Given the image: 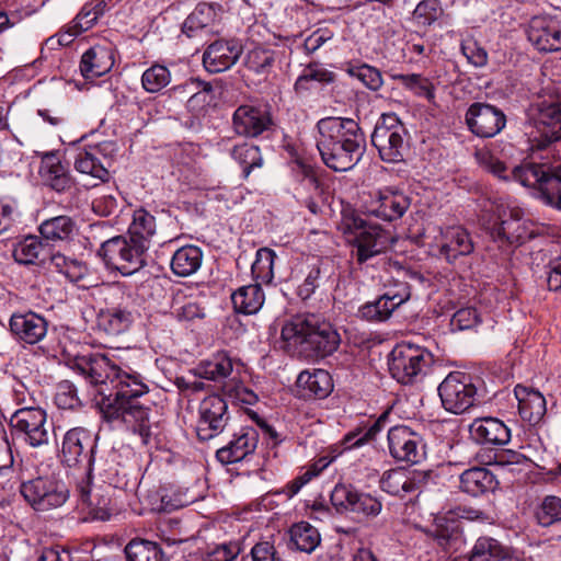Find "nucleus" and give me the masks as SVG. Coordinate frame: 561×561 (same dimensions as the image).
<instances>
[{"instance_id":"33","label":"nucleus","mask_w":561,"mask_h":561,"mask_svg":"<svg viewBox=\"0 0 561 561\" xmlns=\"http://www.w3.org/2000/svg\"><path fill=\"white\" fill-rule=\"evenodd\" d=\"M75 230V220L66 215L46 219L38 227L41 237L51 242L70 240Z\"/></svg>"},{"instance_id":"6","label":"nucleus","mask_w":561,"mask_h":561,"mask_svg":"<svg viewBox=\"0 0 561 561\" xmlns=\"http://www.w3.org/2000/svg\"><path fill=\"white\" fill-rule=\"evenodd\" d=\"M145 245L129 236H116L104 241L98 252L107 267L122 275H131L145 265Z\"/></svg>"},{"instance_id":"37","label":"nucleus","mask_w":561,"mask_h":561,"mask_svg":"<svg viewBox=\"0 0 561 561\" xmlns=\"http://www.w3.org/2000/svg\"><path fill=\"white\" fill-rule=\"evenodd\" d=\"M127 561H163L162 548L153 541L133 539L125 547Z\"/></svg>"},{"instance_id":"30","label":"nucleus","mask_w":561,"mask_h":561,"mask_svg":"<svg viewBox=\"0 0 561 561\" xmlns=\"http://www.w3.org/2000/svg\"><path fill=\"white\" fill-rule=\"evenodd\" d=\"M231 300L237 312L254 314L263 306L265 295L260 283L240 287L231 295Z\"/></svg>"},{"instance_id":"19","label":"nucleus","mask_w":561,"mask_h":561,"mask_svg":"<svg viewBox=\"0 0 561 561\" xmlns=\"http://www.w3.org/2000/svg\"><path fill=\"white\" fill-rule=\"evenodd\" d=\"M528 41L539 50L551 53L561 49V24L548 16H535L527 30Z\"/></svg>"},{"instance_id":"60","label":"nucleus","mask_w":561,"mask_h":561,"mask_svg":"<svg viewBox=\"0 0 561 561\" xmlns=\"http://www.w3.org/2000/svg\"><path fill=\"white\" fill-rule=\"evenodd\" d=\"M334 37L333 31L328 27L313 31L304 42V48L308 54H313L324 44L331 42Z\"/></svg>"},{"instance_id":"18","label":"nucleus","mask_w":561,"mask_h":561,"mask_svg":"<svg viewBox=\"0 0 561 561\" xmlns=\"http://www.w3.org/2000/svg\"><path fill=\"white\" fill-rule=\"evenodd\" d=\"M273 125L271 113L263 107L240 105L232 115V128L238 136L257 137Z\"/></svg>"},{"instance_id":"2","label":"nucleus","mask_w":561,"mask_h":561,"mask_svg":"<svg viewBox=\"0 0 561 561\" xmlns=\"http://www.w3.org/2000/svg\"><path fill=\"white\" fill-rule=\"evenodd\" d=\"M531 118L539 134V149H548L542 162H525L513 169V179L533 187L547 205L561 210V102L541 101L531 106Z\"/></svg>"},{"instance_id":"45","label":"nucleus","mask_w":561,"mask_h":561,"mask_svg":"<svg viewBox=\"0 0 561 561\" xmlns=\"http://www.w3.org/2000/svg\"><path fill=\"white\" fill-rule=\"evenodd\" d=\"M505 547L492 537H479L469 554V561H495L501 553H505Z\"/></svg>"},{"instance_id":"39","label":"nucleus","mask_w":561,"mask_h":561,"mask_svg":"<svg viewBox=\"0 0 561 561\" xmlns=\"http://www.w3.org/2000/svg\"><path fill=\"white\" fill-rule=\"evenodd\" d=\"M289 534L291 542L304 552L313 551L321 540L318 529L307 522L293 525Z\"/></svg>"},{"instance_id":"32","label":"nucleus","mask_w":561,"mask_h":561,"mask_svg":"<svg viewBox=\"0 0 561 561\" xmlns=\"http://www.w3.org/2000/svg\"><path fill=\"white\" fill-rule=\"evenodd\" d=\"M12 256L20 264H34L37 261L44 262L47 249L42 240L36 236H27L19 243L12 244Z\"/></svg>"},{"instance_id":"27","label":"nucleus","mask_w":561,"mask_h":561,"mask_svg":"<svg viewBox=\"0 0 561 561\" xmlns=\"http://www.w3.org/2000/svg\"><path fill=\"white\" fill-rule=\"evenodd\" d=\"M514 392L520 417L531 425L538 424L547 412L545 397L537 390L519 385L515 387Z\"/></svg>"},{"instance_id":"49","label":"nucleus","mask_w":561,"mask_h":561,"mask_svg":"<svg viewBox=\"0 0 561 561\" xmlns=\"http://www.w3.org/2000/svg\"><path fill=\"white\" fill-rule=\"evenodd\" d=\"M90 480L91 478L78 484L80 499L82 503H85L91 507V512L93 513L94 518L106 520L111 516V508L108 507L110 500L102 497L95 502L91 494Z\"/></svg>"},{"instance_id":"11","label":"nucleus","mask_w":561,"mask_h":561,"mask_svg":"<svg viewBox=\"0 0 561 561\" xmlns=\"http://www.w3.org/2000/svg\"><path fill=\"white\" fill-rule=\"evenodd\" d=\"M95 440L85 427L68 430L61 440L60 459L67 467L84 466L87 479L91 478L94 463Z\"/></svg>"},{"instance_id":"58","label":"nucleus","mask_w":561,"mask_h":561,"mask_svg":"<svg viewBox=\"0 0 561 561\" xmlns=\"http://www.w3.org/2000/svg\"><path fill=\"white\" fill-rule=\"evenodd\" d=\"M238 542L230 541L208 548L207 561H233L240 553Z\"/></svg>"},{"instance_id":"53","label":"nucleus","mask_w":561,"mask_h":561,"mask_svg":"<svg viewBox=\"0 0 561 561\" xmlns=\"http://www.w3.org/2000/svg\"><path fill=\"white\" fill-rule=\"evenodd\" d=\"M46 182L56 192H66L73 186V182L60 162L46 165Z\"/></svg>"},{"instance_id":"20","label":"nucleus","mask_w":561,"mask_h":561,"mask_svg":"<svg viewBox=\"0 0 561 561\" xmlns=\"http://www.w3.org/2000/svg\"><path fill=\"white\" fill-rule=\"evenodd\" d=\"M257 443V431L252 426H243L233 433L227 445L216 451V458L222 465L239 462L255 451Z\"/></svg>"},{"instance_id":"21","label":"nucleus","mask_w":561,"mask_h":561,"mask_svg":"<svg viewBox=\"0 0 561 561\" xmlns=\"http://www.w3.org/2000/svg\"><path fill=\"white\" fill-rule=\"evenodd\" d=\"M469 433L477 444L488 447H501L511 440V430L492 416L476 419L469 426Z\"/></svg>"},{"instance_id":"52","label":"nucleus","mask_w":561,"mask_h":561,"mask_svg":"<svg viewBox=\"0 0 561 561\" xmlns=\"http://www.w3.org/2000/svg\"><path fill=\"white\" fill-rule=\"evenodd\" d=\"M213 87L210 83L194 78L174 88L175 93L191 95L188 99L190 106H193L194 103L199 101L205 102L206 94L210 93Z\"/></svg>"},{"instance_id":"61","label":"nucleus","mask_w":561,"mask_h":561,"mask_svg":"<svg viewBox=\"0 0 561 561\" xmlns=\"http://www.w3.org/2000/svg\"><path fill=\"white\" fill-rule=\"evenodd\" d=\"M179 320L192 321L205 317V307L195 299H188L183 305L174 308Z\"/></svg>"},{"instance_id":"36","label":"nucleus","mask_w":561,"mask_h":561,"mask_svg":"<svg viewBox=\"0 0 561 561\" xmlns=\"http://www.w3.org/2000/svg\"><path fill=\"white\" fill-rule=\"evenodd\" d=\"M491 237L495 241L513 244L522 242L526 238V231L520 219L511 211L510 218L501 219V221L491 229Z\"/></svg>"},{"instance_id":"10","label":"nucleus","mask_w":561,"mask_h":561,"mask_svg":"<svg viewBox=\"0 0 561 561\" xmlns=\"http://www.w3.org/2000/svg\"><path fill=\"white\" fill-rule=\"evenodd\" d=\"M345 225L350 230L355 231V255L360 264L386 252L390 245L391 236L388 231L377 225L368 224L358 216L346 218Z\"/></svg>"},{"instance_id":"38","label":"nucleus","mask_w":561,"mask_h":561,"mask_svg":"<svg viewBox=\"0 0 561 561\" xmlns=\"http://www.w3.org/2000/svg\"><path fill=\"white\" fill-rule=\"evenodd\" d=\"M156 218L145 209H137L134 213L133 222L128 234L135 241H142L145 250L149 248V239L156 232Z\"/></svg>"},{"instance_id":"55","label":"nucleus","mask_w":561,"mask_h":561,"mask_svg":"<svg viewBox=\"0 0 561 561\" xmlns=\"http://www.w3.org/2000/svg\"><path fill=\"white\" fill-rule=\"evenodd\" d=\"M55 402L59 409L64 410H72L81 405L77 388L69 381H62L58 385Z\"/></svg>"},{"instance_id":"48","label":"nucleus","mask_w":561,"mask_h":561,"mask_svg":"<svg viewBox=\"0 0 561 561\" xmlns=\"http://www.w3.org/2000/svg\"><path fill=\"white\" fill-rule=\"evenodd\" d=\"M380 486L391 495L405 496L409 494L408 471L403 469L386 471L380 480Z\"/></svg>"},{"instance_id":"62","label":"nucleus","mask_w":561,"mask_h":561,"mask_svg":"<svg viewBox=\"0 0 561 561\" xmlns=\"http://www.w3.org/2000/svg\"><path fill=\"white\" fill-rule=\"evenodd\" d=\"M461 51L474 67H483L488 62V53L477 42H467L461 45Z\"/></svg>"},{"instance_id":"51","label":"nucleus","mask_w":561,"mask_h":561,"mask_svg":"<svg viewBox=\"0 0 561 561\" xmlns=\"http://www.w3.org/2000/svg\"><path fill=\"white\" fill-rule=\"evenodd\" d=\"M170 77L167 67L153 65L142 73L141 84L147 92L156 93L168 85Z\"/></svg>"},{"instance_id":"31","label":"nucleus","mask_w":561,"mask_h":561,"mask_svg":"<svg viewBox=\"0 0 561 561\" xmlns=\"http://www.w3.org/2000/svg\"><path fill=\"white\" fill-rule=\"evenodd\" d=\"M203 261V252L196 245H185L178 249L171 260L172 272L181 277H187L198 271Z\"/></svg>"},{"instance_id":"40","label":"nucleus","mask_w":561,"mask_h":561,"mask_svg":"<svg viewBox=\"0 0 561 561\" xmlns=\"http://www.w3.org/2000/svg\"><path fill=\"white\" fill-rule=\"evenodd\" d=\"M231 157L242 167L243 176L248 178L252 170L263 165V157L257 146L243 142L231 149Z\"/></svg>"},{"instance_id":"28","label":"nucleus","mask_w":561,"mask_h":561,"mask_svg":"<svg viewBox=\"0 0 561 561\" xmlns=\"http://www.w3.org/2000/svg\"><path fill=\"white\" fill-rule=\"evenodd\" d=\"M114 65L112 50L104 46H93L81 57L80 71L85 79L99 78Z\"/></svg>"},{"instance_id":"46","label":"nucleus","mask_w":561,"mask_h":561,"mask_svg":"<svg viewBox=\"0 0 561 561\" xmlns=\"http://www.w3.org/2000/svg\"><path fill=\"white\" fill-rule=\"evenodd\" d=\"M275 252L267 248H261L256 252L251 272L256 283L270 284L274 278L273 265Z\"/></svg>"},{"instance_id":"64","label":"nucleus","mask_w":561,"mask_h":561,"mask_svg":"<svg viewBox=\"0 0 561 561\" xmlns=\"http://www.w3.org/2000/svg\"><path fill=\"white\" fill-rule=\"evenodd\" d=\"M479 322V314L474 308H461L455 312L451 319V324L459 330L471 329Z\"/></svg>"},{"instance_id":"29","label":"nucleus","mask_w":561,"mask_h":561,"mask_svg":"<svg viewBox=\"0 0 561 561\" xmlns=\"http://www.w3.org/2000/svg\"><path fill=\"white\" fill-rule=\"evenodd\" d=\"M495 483L494 474L482 467L470 468L460 476V489L472 496L493 490Z\"/></svg>"},{"instance_id":"59","label":"nucleus","mask_w":561,"mask_h":561,"mask_svg":"<svg viewBox=\"0 0 561 561\" xmlns=\"http://www.w3.org/2000/svg\"><path fill=\"white\" fill-rule=\"evenodd\" d=\"M356 77L371 91H378L383 84L381 72L366 64L357 68Z\"/></svg>"},{"instance_id":"57","label":"nucleus","mask_w":561,"mask_h":561,"mask_svg":"<svg viewBox=\"0 0 561 561\" xmlns=\"http://www.w3.org/2000/svg\"><path fill=\"white\" fill-rule=\"evenodd\" d=\"M440 15L437 0H424L414 10V19L421 25H431Z\"/></svg>"},{"instance_id":"44","label":"nucleus","mask_w":561,"mask_h":561,"mask_svg":"<svg viewBox=\"0 0 561 561\" xmlns=\"http://www.w3.org/2000/svg\"><path fill=\"white\" fill-rule=\"evenodd\" d=\"M214 15V8L210 3H199L195 10L185 19L182 32L187 37H195L203 33Z\"/></svg>"},{"instance_id":"42","label":"nucleus","mask_w":561,"mask_h":561,"mask_svg":"<svg viewBox=\"0 0 561 561\" xmlns=\"http://www.w3.org/2000/svg\"><path fill=\"white\" fill-rule=\"evenodd\" d=\"M335 80V73L324 68L319 62H310L297 78L295 82L296 92L308 91L309 82L316 81L322 84L332 83Z\"/></svg>"},{"instance_id":"16","label":"nucleus","mask_w":561,"mask_h":561,"mask_svg":"<svg viewBox=\"0 0 561 561\" xmlns=\"http://www.w3.org/2000/svg\"><path fill=\"white\" fill-rule=\"evenodd\" d=\"M390 455L398 461L419 463L425 457L422 436L409 426L398 425L388 431Z\"/></svg>"},{"instance_id":"25","label":"nucleus","mask_w":561,"mask_h":561,"mask_svg":"<svg viewBox=\"0 0 561 561\" xmlns=\"http://www.w3.org/2000/svg\"><path fill=\"white\" fill-rule=\"evenodd\" d=\"M410 207V198L401 192L379 191L368 213L386 221L401 218Z\"/></svg>"},{"instance_id":"1","label":"nucleus","mask_w":561,"mask_h":561,"mask_svg":"<svg viewBox=\"0 0 561 561\" xmlns=\"http://www.w3.org/2000/svg\"><path fill=\"white\" fill-rule=\"evenodd\" d=\"M65 363L98 388V404L106 417L122 420L128 430L139 435L142 444L150 443L156 435L153 428L157 424L151 421L150 408L137 401L149 391L140 374L127 366L117 365L101 353H66Z\"/></svg>"},{"instance_id":"4","label":"nucleus","mask_w":561,"mask_h":561,"mask_svg":"<svg viewBox=\"0 0 561 561\" xmlns=\"http://www.w3.org/2000/svg\"><path fill=\"white\" fill-rule=\"evenodd\" d=\"M280 337L287 352L307 360L323 359L337 351L336 329L316 313H298L285 321Z\"/></svg>"},{"instance_id":"8","label":"nucleus","mask_w":561,"mask_h":561,"mask_svg":"<svg viewBox=\"0 0 561 561\" xmlns=\"http://www.w3.org/2000/svg\"><path fill=\"white\" fill-rule=\"evenodd\" d=\"M19 489V493L36 510L48 511L60 507L68 499L66 485L55 477H38L27 482L16 476L11 489Z\"/></svg>"},{"instance_id":"43","label":"nucleus","mask_w":561,"mask_h":561,"mask_svg":"<svg viewBox=\"0 0 561 561\" xmlns=\"http://www.w3.org/2000/svg\"><path fill=\"white\" fill-rule=\"evenodd\" d=\"M391 78L399 81L405 89L412 91L416 96L432 101L435 98V87L428 78L420 73H392Z\"/></svg>"},{"instance_id":"22","label":"nucleus","mask_w":561,"mask_h":561,"mask_svg":"<svg viewBox=\"0 0 561 561\" xmlns=\"http://www.w3.org/2000/svg\"><path fill=\"white\" fill-rule=\"evenodd\" d=\"M242 54V46L237 41H216L203 55V64L207 71L219 73L231 68Z\"/></svg>"},{"instance_id":"23","label":"nucleus","mask_w":561,"mask_h":561,"mask_svg":"<svg viewBox=\"0 0 561 561\" xmlns=\"http://www.w3.org/2000/svg\"><path fill=\"white\" fill-rule=\"evenodd\" d=\"M9 328L12 335L19 341L35 344L46 335L47 322L43 317L30 311L12 314Z\"/></svg>"},{"instance_id":"41","label":"nucleus","mask_w":561,"mask_h":561,"mask_svg":"<svg viewBox=\"0 0 561 561\" xmlns=\"http://www.w3.org/2000/svg\"><path fill=\"white\" fill-rule=\"evenodd\" d=\"M277 51L267 47H254L247 54L245 66L249 70L267 76L276 61Z\"/></svg>"},{"instance_id":"24","label":"nucleus","mask_w":561,"mask_h":561,"mask_svg":"<svg viewBox=\"0 0 561 561\" xmlns=\"http://www.w3.org/2000/svg\"><path fill=\"white\" fill-rule=\"evenodd\" d=\"M297 396L304 400L324 399L333 390L331 375L324 369L301 371L296 381Z\"/></svg>"},{"instance_id":"17","label":"nucleus","mask_w":561,"mask_h":561,"mask_svg":"<svg viewBox=\"0 0 561 561\" xmlns=\"http://www.w3.org/2000/svg\"><path fill=\"white\" fill-rule=\"evenodd\" d=\"M331 502L340 513L352 512L366 517H376L382 508L378 499L344 484L335 485L331 493Z\"/></svg>"},{"instance_id":"15","label":"nucleus","mask_w":561,"mask_h":561,"mask_svg":"<svg viewBox=\"0 0 561 561\" xmlns=\"http://www.w3.org/2000/svg\"><path fill=\"white\" fill-rule=\"evenodd\" d=\"M469 130L480 138L496 136L506 125V116L502 110L488 103H472L465 115Z\"/></svg>"},{"instance_id":"5","label":"nucleus","mask_w":561,"mask_h":561,"mask_svg":"<svg viewBox=\"0 0 561 561\" xmlns=\"http://www.w3.org/2000/svg\"><path fill=\"white\" fill-rule=\"evenodd\" d=\"M371 144L383 162L398 163L409 153V131L396 114H382L371 134Z\"/></svg>"},{"instance_id":"26","label":"nucleus","mask_w":561,"mask_h":561,"mask_svg":"<svg viewBox=\"0 0 561 561\" xmlns=\"http://www.w3.org/2000/svg\"><path fill=\"white\" fill-rule=\"evenodd\" d=\"M440 254L448 262L456 261L459 256H466L473 252L474 242L470 232L460 227H447L442 230Z\"/></svg>"},{"instance_id":"63","label":"nucleus","mask_w":561,"mask_h":561,"mask_svg":"<svg viewBox=\"0 0 561 561\" xmlns=\"http://www.w3.org/2000/svg\"><path fill=\"white\" fill-rule=\"evenodd\" d=\"M479 164L500 179H507L506 165L490 152H477Z\"/></svg>"},{"instance_id":"34","label":"nucleus","mask_w":561,"mask_h":561,"mask_svg":"<svg viewBox=\"0 0 561 561\" xmlns=\"http://www.w3.org/2000/svg\"><path fill=\"white\" fill-rule=\"evenodd\" d=\"M133 321V312L122 308H112L101 311L98 317L99 328L108 335H118L127 331Z\"/></svg>"},{"instance_id":"35","label":"nucleus","mask_w":561,"mask_h":561,"mask_svg":"<svg viewBox=\"0 0 561 561\" xmlns=\"http://www.w3.org/2000/svg\"><path fill=\"white\" fill-rule=\"evenodd\" d=\"M194 371L199 378L218 382L232 373V360L226 353H217L202 362Z\"/></svg>"},{"instance_id":"47","label":"nucleus","mask_w":561,"mask_h":561,"mask_svg":"<svg viewBox=\"0 0 561 561\" xmlns=\"http://www.w3.org/2000/svg\"><path fill=\"white\" fill-rule=\"evenodd\" d=\"M396 309L393 302L383 294L375 301L363 305L358 313L365 320L381 322L388 320Z\"/></svg>"},{"instance_id":"54","label":"nucleus","mask_w":561,"mask_h":561,"mask_svg":"<svg viewBox=\"0 0 561 561\" xmlns=\"http://www.w3.org/2000/svg\"><path fill=\"white\" fill-rule=\"evenodd\" d=\"M106 5V0H94L92 3L84 5L76 18L81 30L90 28L104 14Z\"/></svg>"},{"instance_id":"3","label":"nucleus","mask_w":561,"mask_h":561,"mask_svg":"<svg viewBox=\"0 0 561 561\" xmlns=\"http://www.w3.org/2000/svg\"><path fill=\"white\" fill-rule=\"evenodd\" d=\"M317 148L323 163L336 172L353 169L363 158L366 137L353 118L325 117L317 124Z\"/></svg>"},{"instance_id":"9","label":"nucleus","mask_w":561,"mask_h":561,"mask_svg":"<svg viewBox=\"0 0 561 561\" xmlns=\"http://www.w3.org/2000/svg\"><path fill=\"white\" fill-rule=\"evenodd\" d=\"M438 394L444 409L454 414H461L478 401V389L472 378L461 371L448 374L438 386Z\"/></svg>"},{"instance_id":"50","label":"nucleus","mask_w":561,"mask_h":561,"mask_svg":"<svg viewBox=\"0 0 561 561\" xmlns=\"http://www.w3.org/2000/svg\"><path fill=\"white\" fill-rule=\"evenodd\" d=\"M536 518L543 527L561 522V499L547 495L536 511Z\"/></svg>"},{"instance_id":"7","label":"nucleus","mask_w":561,"mask_h":561,"mask_svg":"<svg viewBox=\"0 0 561 561\" xmlns=\"http://www.w3.org/2000/svg\"><path fill=\"white\" fill-rule=\"evenodd\" d=\"M433 363L426 348L414 344H398L389 355V371L400 383L415 382Z\"/></svg>"},{"instance_id":"14","label":"nucleus","mask_w":561,"mask_h":561,"mask_svg":"<svg viewBox=\"0 0 561 561\" xmlns=\"http://www.w3.org/2000/svg\"><path fill=\"white\" fill-rule=\"evenodd\" d=\"M116 151V145L112 141L89 147L77 153L75 168L82 174L90 175L100 182H106L110 179L108 169L112 167Z\"/></svg>"},{"instance_id":"12","label":"nucleus","mask_w":561,"mask_h":561,"mask_svg":"<svg viewBox=\"0 0 561 561\" xmlns=\"http://www.w3.org/2000/svg\"><path fill=\"white\" fill-rule=\"evenodd\" d=\"M11 432L20 433L32 447L47 445L50 425L46 411L42 408L23 407L11 413L9 420Z\"/></svg>"},{"instance_id":"56","label":"nucleus","mask_w":561,"mask_h":561,"mask_svg":"<svg viewBox=\"0 0 561 561\" xmlns=\"http://www.w3.org/2000/svg\"><path fill=\"white\" fill-rule=\"evenodd\" d=\"M438 476L433 470H412L408 471L409 494L421 493L427 486L435 484Z\"/></svg>"},{"instance_id":"13","label":"nucleus","mask_w":561,"mask_h":561,"mask_svg":"<svg viewBox=\"0 0 561 561\" xmlns=\"http://www.w3.org/2000/svg\"><path fill=\"white\" fill-rule=\"evenodd\" d=\"M230 416L226 400L211 394L203 399L198 407L196 434L199 440H209L224 432Z\"/></svg>"}]
</instances>
